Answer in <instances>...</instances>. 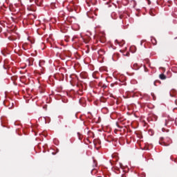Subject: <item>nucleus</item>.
Instances as JSON below:
<instances>
[{
    "instance_id": "1",
    "label": "nucleus",
    "mask_w": 177,
    "mask_h": 177,
    "mask_svg": "<svg viewBox=\"0 0 177 177\" xmlns=\"http://www.w3.org/2000/svg\"><path fill=\"white\" fill-rule=\"evenodd\" d=\"M165 126H171L172 124V122L174 120L171 117H167L165 120Z\"/></svg>"
},
{
    "instance_id": "2",
    "label": "nucleus",
    "mask_w": 177,
    "mask_h": 177,
    "mask_svg": "<svg viewBox=\"0 0 177 177\" xmlns=\"http://www.w3.org/2000/svg\"><path fill=\"white\" fill-rule=\"evenodd\" d=\"M164 138H160V140H159V144L162 145V146H169L170 143H166L165 142L163 141Z\"/></svg>"
},
{
    "instance_id": "3",
    "label": "nucleus",
    "mask_w": 177,
    "mask_h": 177,
    "mask_svg": "<svg viewBox=\"0 0 177 177\" xmlns=\"http://www.w3.org/2000/svg\"><path fill=\"white\" fill-rule=\"evenodd\" d=\"M35 3L37 6H41L43 4V0H35Z\"/></svg>"
},
{
    "instance_id": "4",
    "label": "nucleus",
    "mask_w": 177,
    "mask_h": 177,
    "mask_svg": "<svg viewBox=\"0 0 177 177\" xmlns=\"http://www.w3.org/2000/svg\"><path fill=\"white\" fill-rule=\"evenodd\" d=\"M132 68L134 70L140 69V66L138 64H134L132 66Z\"/></svg>"
},
{
    "instance_id": "5",
    "label": "nucleus",
    "mask_w": 177,
    "mask_h": 177,
    "mask_svg": "<svg viewBox=\"0 0 177 177\" xmlns=\"http://www.w3.org/2000/svg\"><path fill=\"white\" fill-rule=\"evenodd\" d=\"M159 77H160V79L162 80H165L167 79V76H166L165 74H163V73L160 74V75H159Z\"/></svg>"
},
{
    "instance_id": "6",
    "label": "nucleus",
    "mask_w": 177,
    "mask_h": 177,
    "mask_svg": "<svg viewBox=\"0 0 177 177\" xmlns=\"http://www.w3.org/2000/svg\"><path fill=\"white\" fill-rule=\"evenodd\" d=\"M170 95L171 97H175L176 95V90H171L170 91Z\"/></svg>"
},
{
    "instance_id": "7",
    "label": "nucleus",
    "mask_w": 177,
    "mask_h": 177,
    "mask_svg": "<svg viewBox=\"0 0 177 177\" xmlns=\"http://www.w3.org/2000/svg\"><path fill=\"white\" fill-rule=\"evenodd\" d=\"M97 53L99 55H103L104 54H105V52L104 50H100L97 51Z\"/></svg>"
},
{
    "instance_id": "8",
    "label": "nucleus",
    "mask_w": 177,
    "mask_h": 177,
    "mask_svg": "<svg viewBox=\"0 0 177 177\" xmlns=\"http://www.w3.org/2000/svg\"><path fill=\"white\" fill-rule=\"evenodd\" d=\"M77 136H78L79 140H82L83 136L81 133H77Z\"/></svg>"
},
{
    "instance_id": "9",
    "label": "nucleus",
    "mask_w": 177,
    "mask_h": 177,
    "mask_svg": "<svg viewBox=\"0 0 177 177\" xmlns=\"http://www.w3.org/2000/svg\"><path fill=\"white\" fill-rule=\"evenodd\" d=\"M151 42L153 45H156L157 44V40L153 38V39H151Z\"/></svg>"
},
{
    "instance_id": "10",
    "label": "nucleus",
    "mask_w": 177,
    "mask_h": 177,
    "mask_svg": "<svg viewBox=\"0 0 177 177\" xmlns=\"http://www.w3.org/2000/svg\"><path fill=\"white\" fill-rule=\"evenodd\" d=\"M99 86H102L103 88H106L107 86L105 84H102V83H99Z\"/></svg>"
},
{
    "instance_id": "11",
    "label": "nucleus",
    "mask_w": 177,
    "mask_h": 177,
    "mask_svg": "<svg viewBox=\"0 0 177 177\" xmlns=\"http://www.w3.org/2000/svg\"><path fill=\"white\" fill-rule=\"evenodd\" d=\"M89 41H90V38H88V39H84V43H86V44H88V43L89 42Z\"/></svg>"
},
{
    "instance_id": "12",
    "label": "nucleus",
    "mask_w": 177,
    "mask_h": 177,
    "mask_svg": "<svg viewBox=\"0 0 177 177\" xmlns=\"http://www.w3.org/2000/svg\"><path fill=\"white\" fill-rule=\"evenodd\" d=\"M100 41H101V43H105L106 39H105V38H103L102 39H100Z\"/></svg>"
},
{
    "instance_id": "13",
    "label": "nucleus",
    "mask_w": 177,
    "mask_h": 177,
    "mask_svg": "<svg viewBox=\"0 0 177 177\" xmlns=\"http://www.w3.org/2000/svg\"><path fill=\"white\" fill-rule=\"evenodd\" d=\"M149 13H150V15L151 16H156V15L153 14L152 11H150Z\"/></svg>"
},
{
    "instance_id": "14",
    "label": "nucleus",
    "mask_w": 177,
    "mask_h": 177,
    "mask_svg": "<svg viewBox=\"0 0 177 177\" xmlns=\"http://www.w3.org/2000/svg\"><path fill=\"white\" fill-rule=\"evenodd\" d=\"M146 1H147L148 5H151V1H150V0H146Z\"/></svg>"
},
{
    "instance_id": "15",
    "label": "nucleus",
    "mask_w": 177,
    "mask_h": 177,
    "mask_svg": "<svg viewBox=\"0 0 177 177\" xmlns=\"http://www.w3.org/2000/svg\"><path fill=\"white\" fill-rule=\"evenodd\" d=\"M123 18H124V15H120V19H122Z\"/></svg>"
},
{
    "instance_id": "16",
    "label": "nucleus",
    "mask_w": 177,
    "mask_h": 177,
    "mask_svg": "<svg viewBox=\"0 0 177 177\" xmlns=\"http://www.w3.org/2000/svg\"><path fill=\"white\" fill-rule=\"evenodd\" d=\"M93 162L95 163V165L97 166V161L95 160H93Z\"/></svg>"
},
{
    "instance_id": "17",
    "label": "nucleus",
    "mask_w": 177,
    "mask_h": 177,
    "mask_svg": "<svg viewBox=\"0 0 177 177\" xmlns=\"http://www.w3.org/2000/svg\"><path fill=\"white\" fill-rule=\"evenodd\" d=\"M121 177H127V174H122Z\"/></svg>"
},
{
    "instance_id": "18",
    "label": "nucleus",
    "mask_w": 177,
    "mask_h": 177,
    "mask_svg": "<svg viewBox=\"0 0 177 177\" xmlns=\"http://www.w3.org/2000/svg\"><path fill=\"white\" fill-rule=\"evenodd\" d=\"M118 44H119V46H122V44H121L120 42H118Z\"/></svg>"
},
{
    "instance_id": "19",
    "label": "nucleus",
    "mask_w": 177,
    "mask_h": 177,
    "mask_svg": "<svg viewBox=\"0 0 177 177\" xmlns=\"http://www.w3.org/2000/svg\"><path fill=\"white\" fill-rule=\"evenodd\" d=\"M158 81L154 82V85H156V84L157 83Z\"/></svg>"
},
{
    "instance_id": "20",
    "label": "nucleus",
    "mask_w": 177,
    "mask_h": 177,
    "mask_svg": "<svg viewBox=\"0 0 177 177\" xmlns=\"http://www.w3.org/2000/svg\"><path fill=\"white\" fill-rule=\"evenodd\" d=\"M34 0H30V2H32V1H33Z\"/></svg>"
},
{
    "instance_id": "21",
    "label": "nucleus",
    "mask_w": 177,
    "mask_h": 177,
    "mask_svg": "<svg viewBox=\"0 0 177 177\" xmlns=\"http://www.w3.org/2000/svg\"><path fill=\"white\" fill-rule=\"evenodd\" d=\"M30 60H32V61H33V59H32V58H31Z\"/></svg>"
},
{
    "instance_id": "22",
    "label": "nucleus",
    "mask_w": 177,
    "mask_h": 177,
    "mask_svg": "<svg viewBox=\"0 0 177 177\" xmlns=\"http://www.w3.org/2000/svg\"><path fill=\"white\" fill-rule=\"evenodd\" d=\"M129 53H128V54L127 55V56H129Z\"/></svg>"
}]
</instances>
